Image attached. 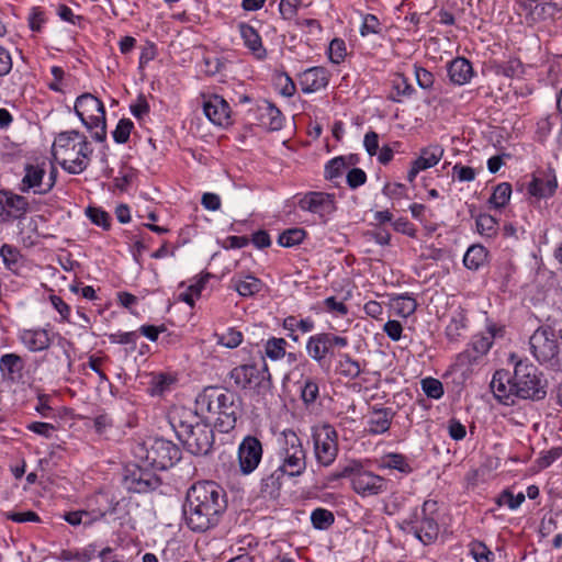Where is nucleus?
Here are the masks:
<instances>
[{"label":"nucleus","mask_w":562,"mask_h":562,"mask_svg":"<svg viewBox=\"0 0 562 562\" xmlns=\"http://www.w3.org/2000/svg\"><path fill=\"white\" fill-rule=\"evenodd\" d=\"M469 551L476 562H492L494 560V553L482 541L473 540L470 542Z\"/></svg>","instance_id":"nucleus-47"},{"label":"nucleus","mask_w":562,"mask_h":562,"mask_svg":"<svg viewBox=\"0 0 562 562\" xmlns=\"http://www.w3.org/2000/svg\"><path fill=\"white\" fill-rule=\"evenodd\" d=\"M329 82V72L324 67H311L299 76L303 93H313L325 88Z\"/></svg>","instance_id":"nucleus-26"},{"label":"nucleus","mask_w":562,"mask_h":562,"mask_svg":"<svg viewBox=\"0 0 562 562\" xmlns=\"http://www.w3.org/2000/svg\"><path fill=\"white\" fill-rule=\"evenodd\" d=\"M452 175L460 182H470L475 179L476 172L472 167L457 164L452 168Z\"/></svg>","instance_id":"nucleus-63"},{"label":"nucleus","mask_w":562,"mask_h":562,"mask_svg":"<svg viewBox=\"0 0 562 562\" xmlns=\"http://www.w3.org/2000/svg\"><path fill=\"white\" fill-rule=\"evenodd\" d=\"M297 206L304 212L312 213L326 224L336 213L338 206L336 195L324 191H308L297 195Z\"/></svg>","instance_id":"nucleus-12"},{"label":"nucleus","mask_w":562,"mask_h":562,"mask_svg":"<svg viewBox=\"0 0 562 562\" xmlns=\"http://www.w3.org/2000/svg\"><path fill=\"white\" fill-rule=\"evenodd\" d=\"M530 350L541 364L558 363L559 345L551 327H539L529 339Z\"/></svg>","instance_id":"nucleus-13"},{"label":"nucleus","mask_w":562,"mask_h":562,"mask_svg":"<svg viewBox=\"0 0 562 562\" xmlns=\"http://www.w3.org/2000/svg\"><path fill=\"white\" fill-rule=\"evenodd\" d=\"M260 366L256 363H246L235 367L229 372V378L234 381L236 387L245 390L248 387H260L266 382H270L271 373L263 356L260 357Z\"/></svg>","instance_id":"nucleus-15"},{"label":"nucleus","mask_w":562,"mask_h":562,"mask_svg":"<svg viewBox=\"0 0 562 562\" xmlns=\"http://www.w3.org/2000/svg\"><path fill=\"white\" fill-rule=\"evenodd\" d=\"M311 521L315 529L326 530L335 522V516L330 510L319 507L312 512Z\"/></svg>","instance_id":"nucleus-45"},{"label":"nucleus","mask_w":562,"mask_h":562,"mask_svg":"<svg viewBox=\"0 0 562 562\" xmlns=\"http://www.w3.org/2000/svg\"><path fill=\"white\" fill-rule=\"evenodd\" d=\"M497 221L490 214H480L476 217L477 232L483 235L491 237L496 233Z\"/></svg>","instance_id":"nucleus-54"},{"label":"nucleus","mask_w":562,"mask_h":562,"mask_svg":"<svg viewBox=\"0 0 562 562\" xmlns=\"http://www.w3.org/2000/svg\"><path fill=\"white\" fill-rule=\"evenodd\" d=\"M467 327L468 317L463 311H460L446 327V335L450 341H457L461 337V331Z\"/></svg>","instance_id":"nucleus-43"},{"label":"nucleus","mask_w":562,"mask_h":562,"mask_svg":"<svg viewBox=\"0 0 562 562\" xmlns=\"http://www.w3.org/2000/svg\"><path fill=\"white\" fill-rule=\"evenodd\" d=\"M329 59L334 64H340L346 57V44L340 38H334L328 48Z\"/></svg>","instance_id":"nucleus-58"},{"label":"nucleus","mask_w":562,"mask_h":562,"mask_svg":"<svg viewBox=\"0 0 562 562\" xmlns=\"http://www.w3.org/2000/svg\"><path fill=\"white\" fill-rule=\"evenodd\" d=\"M92 153L87 137L75 130L59 133L52 147L55 160L70 175L83 172L90 164Z\"/></svg>","instance_id":"nucleus-4"},{"label":"nucleus","mask_w":562,"mask_h":562,"mask_svg":"<svg viewBox=\"0 0 562 562\" xmlns=\"http://www.w3.org/2000/svg\"><path fill=\"white\" fill-rule=\"evenodd\" d=\"M349 345L348 338L329 331L317 333L308 337L306 353L321 368L329 367L336 351Z\"/></svg>","instance_id":"nucleus-10"},{"label":"nucleus","mask_w":562,"mask_h":562,"mask_svg":"<svg viewBox=\"0 0 562 562\" xmlns=\"http://www.w3.org/2000/svg\"><path fill=\"white\" fill-rule=\"evenodd\" d=\"M46 170L44 165L26 164L23 177L18 186L21 193L45 195L54 188V180L45 181Z\"/></svg>","instance_id":"nucleus-17"},{"label":"nucleus","mask_w":562,"mask_h":562,"mask_svg":"<svg viewBox=\"0 0 562 562\" xmlns=\"http://www.w3.org/2000/svg\"><path fill=\"white\" fill-rule=\"evenodd\" d=\"M380 469L397 470L401 473L408 474L413 471L407 458L397 452H389L379 460Z\"/></svg>","instance_id":"nucleus-36"},{"label":"nucleus","mask_w":562,"mask_h":562,"mask_svg":"<svg viewBox=\"0 0 562 562\" xmlns=\"http://www.w3.org/2000/svg\"><path fill=\"white\" fill-rule=\"evenodd\" d=\"M338 371L345 378L356 379L361 373V367L357 360H353L348 353H344L340 356Z\"/></svg>","instance_id":"nucleus-44"},{"label":"nucleus","mask_w":562,"mask_h":562,"mask_svg":"<svg viewBox=\"0 0 562 562\" xmlns=\"http://www.w3.org/2000/svg\"><path fill=\"white\" fill-rule=\"evenodd\" d=\"M115 512V506L110 503L105 509L99 508L92 513L86 510L68 512L63 515V518L71 526H79L81 524L90 526L93 521L102 519L108 513Z\"/></svg>","instance_id":"nucleus-32"},{"label":"nucleus","mask_w":562,"mask_h":562,"mask_svg":"<svg viewBox=\"0 0 562 562\" xmlns=\"http://www.w3.org/2000/svg\"><path fill=\"white\" fill-rule=\"evenodd\" d=\"M133 128L134 123L130 119H121L117 122L115 130L112 132L114 142L117 144H126Z\"/></svg>","instance_id":"nucleus-50"},{"label":"nucleus","mask_w":562,"mask_h":562,"mask_svg":"<svg viewBox=\"0 0 562 562\" xmlns=\"http://www.w3.org/2000/svg\"><path fill=\"white\" fill-rule=\"evenodd\" d=\"M169 422L178 439L190 453L205 456L211 451L214 443L211 423L196 407H175L169 414Z\"/></svg>","instance_id":"nucleus-3"},{"label":"nucleus","mask_w":562,"mask_h":562,"mask_svg":"<svg viewBox=\"0 0 562 562\" xmlns=\"http://www.w3.org/2000/svg\"><path fill=\"white\" fill-rule=\"evenodd\" d=\"M195 407L220 432H229L243 415L239 395L216 386L205 387L195 398Z\"/></svg>","instance_id":"nucleus-2"},{"label":"nucleus","mask_w":562,"mask_h":562,"mask_svg":"<svg viewBox=\"0 0 562 562\" xmlns=\"http://www.w3.org/2000/svg\"><path fill=\"white\" fill-rule=\"evenodd\" d=\"M559 120L560 116L557 113H550L540 117L536 123V139L540 143H544L550 136L553 127L557 125Z\"/></svg>","instance_id":"nucleus-39"},{"label":"nucleus","mask_w":562,"mask_h":562,"mask_svg":"<svg viewBox=\"0 0 562 562\" xmlns=\"http://www.w3.org/2000/svg\"><path fill=\"white\" fill-rule=\"evenodd\" d=\"M262 445L254 436H247L238 447V461L243 474L252 473L262 459Z\"/></svg>","instance_id":"nucleus-20"},{"label":"nucleus","mask_w":562,"mask_h":562,"mask_svg":"<svg viewBox=\"0 0 562 562\" xmlns=\"http://www.w3.org/2000/svg\"><path fill=\"white\" fill-rule=\"evenodd\" d=\"M438 502L426 499L420 509L415 508L407 518L403 519L400 528L418 539L423 544L434 543L439 535L437 521Z\"/></svg>","instance_id":"nucleus-6"},{"label":"nucleus","mask_w":562,"mask_h":562,"mask_svg":"<svg viewBox=\"0 0 562 562\" xmlns=\"http://www.w3.org/2000/svg\"><path fill=\"white\" fill-rule=\"evenodd\" d=\"M514 391L518 398L539 401L547 395V380L536 366L518 360L513 373Z\"/></svg>","instance_id":"nucleus-8"},{"label":"nucleus","mask_w":562,"mask_h":562,"mask_svg":"<svg viewBox=\"0 0 562 562\" xmlns=\"http://www.w3.org/2000/svg\"><path fill=\"white\" fill-rule=\"evenodd\" d=\"M286 340L284 338L270 337L265 344V355L273 361L285 357Z\"/></svg>","instance_id":"nucleus-41"},{"label":"nucleus","mask_w":562,"mask_h":562,"mask_svg":"<svg viewBox=\"0 0 562 562\" xmlns=\"http://www.w3.org/2000/svg\"><path fill=\"white\" fill-rule=\"evenodd\" d=\"M522 64L517 58H510L497 65V74L514 78L519 77L522 74Z\"/></svg>","instance_id":"nucleus-55"},{"label":"nucleus","mask_w":562,"mask_h":562,"mask_svg":"<svg viewBox=\"0 0 562 562\" xmlns=\"http://www.w3.org/2000/svg\"><path fill=\"white\" fill-rule=\"evenodd\" d=\"M276 445L278 465L290 473V479L302 476L307 469V451L299 435L284 429L277 436Z\"/></svg>","instance_id":"nucleus-5"},{"label":"nucleus","mask_w":562,"mask_h":562,"mask_svg":"<svg viewBox=\"0 0 562 562\" xmlns=\"http://www.w3.org/2000/svg\"><path fill=\"white\" fill-rule=\"evenodd\" d=\"M75 113L95 142L106 139V116L103 102L92 93H82L75 101Z\"/></svg>","instance_id":"nucleus-9"},{"label":"nucleus","mask_w":562,"mask_h":562,"mask_svg":"<svg viewBox=\"0 0 562 562\" xmlns=\"http://www.w3.org/2000/svg\"><path fill=\"white\" fill-rule=\"evenodd\" d=\"M392 307L401 317H408L415 313L417 302L411 294L405 293L392 299Z\"/></svg>","instance_id":"nucleus-40"},{"label":"nucleus","mask_w":562,"mask_h":562,"mask_svg":"<svg viewBox=\"0 0 562 562\" xmlns=\"http://www.w3.org/2000/svg\"><path fill=\"white\" fill-rule=\"evenodd\" d=\"M26 360L22 356L9 352L0 357V375L8 384H22L25 382Z\"/></svg>","instance_id":"nucleus-21"},{"label":"nucleus","mask_w":562,"mask_h":562,"mask_svg":"<svg viewBox=\"0 0 562 562\" xmlns=\"http://www.w3.org/2000/svg\"><path fill=\"white\" fill-rule=\"evenodd\" d=\"M443 148L438 144H431L420 149L419 156L412 161L407 172V180L414 182L420 171L436 166L443 156Z\"/></svg>","instance_id":"nucleus-23"},{"label":"nucleus","mask_w":562,"mask_h":562,"mask_svg":"<svg viewBox=\"0 0 562 562\" xmlns=\"http://www.w3.org/2000/svg\"><path fill=\"white\" fill-rule=\"evenodd\" d=\"M526 495L524 493H518L514 495L509 490L503 491L496 498V504L498 506L506 505L509 509H517L525 501Z\"/></svg>","instance_id":"nucleus-53"},{"label":"nucleus","mask_w":562,"mask_h":562,"mask_svg":"<svg viewBox=\"0 0 562 562\" xmlns=\"http://www.w3.org/2000/svg\"><path fill=\"white\" fill-rule=\"evenodd\" d=\"M319 379L306 376L299 382L300 398L306 408L312 407L319 396Z\"/></svg>","instance_id":"nucleus-34"},{"label":"nucleus","mask_w":562,"mask_h":562,"mask_svg":"<svg viewBox=\"0 0 562 562\" xmlns=\"http://www.w3.org/2000/svg\"><path fill=\"white\" fill-rule=\"evenodd\" d=\"M125 485L134 493H146L160 485V479L150 471L137 468L125 475Z\"/></svg>","instance_id":"nucleus-24"},{"label":"nucleus","mask_w":562,"mask_h":562,"mask_svg":"<svg viewBox=\"0 0 562 562\" xmlns=\"http://www.w3.org/2000/svg\"><path fill=\"white\" fill-rule=\"evenodd\" d=\"M490 387L494 397L504 405H514L517 395L514 391L513 376L507 370H496L493 374Z\"/></svg>","instance_id":"nucleus-22"},{"label":"nucleus","mask_w":562,"mask_h":562,"mask_svg":"<svg viewBox=\"0 0 562 562\" xmlns=\"http://www.w3.org/2000/svg\"><path fill=\"white\" fill-rule=\"evenodd\" d=\"M137 331H117L109 335L111 344L130 345L132 349L136 348Z\"/></svg>","instance_id":"nucleus-60"},{"label":"nucleus","mask_w":562,"mask_h":562,"mask_svg":"<svg viewBox=\"0 0 562 562\" xmlns=\"http://www.w3.org/2000/svg\"><path fill=\"white\" fill-rule=\"evenodd\" d=\"M423 392L429 397L434 400H439L443 396V385L442 383L435 378L428 376L420 381Z\"/></svg>","instance_id":"nucleus-49"},{"label":"nucleus","mask_w":562,"mask_h":562,"mask_svg":"<svg viewBox=\"0 0 562 562\" xmlns=\"http://www.w3.org/2000/svg\"><path fill=\"white\" fill-rule=\"evenodd\" d=\"M512 186L508 182L498 183L488 200V203L495 209L504 207L510 199Z\"/></svg>","instance_id":"nucleus-42"},{"label":"nucleus","mask_w":562,"mask_h":562,"mask_svg":"<svg viewBox=\"0 0 562 562\" xmlns=\"http://www.w3.org/2000/svg\"><path fill=\"white\" fill-rule=\"evenodd\" d=\"M243 333L235 329L228 328L225 333L218 336L217 342L226 348H236L243 342Z\"/></svg>","instance_id":"nucleus-56"},{"label":"nucleus","mask_w":562,"mask_h":562,"mask_svg":"<svg viewBox=\"0 0 562 562\" xmlns=\"http://www.w3.org/2000/svg\"><path fill=\"white\" fill-rule=\"evenodd\" d=\"M86 214L94 225L100 226L103 229L110 228L111 216L108 212H105L101 207L88 206L86 210Z\"/></svg>","instance_id":"nucleus-51"},{"label":"nucleus","mask_w":562,"mask_h":562,"mask_svg":"<svg viewBox=\"0 0 562 562\" xmlns=\"http://www.w3.org/2000/svg\"><path fill=\"white\" fill-rule=\"evenodd\" d=\"M203 99V112L214 124L221 127L233 125L232 109L228 102L218 94H201Z\"/></svg>","instance_id":"nucleus-19"},{"label":"nucleus","mask_w":562,"mask_h":562,"mask_svg":"<svg viewBox=\"0 0 562 562\" xmlns=\"http://www.w3.org/2000/svg\"><path fill=\"white\" fill-rule=\"evenodd\" d=\"M260 124L271 131H279L283 127L284 116L282 112L271 102L263 100L257 105Z\"/></svg>","instance_id":"nucleus-30"},{"label":"nucleus","mask_w":562,"mask_h":562,"mask_svg":"<svg viewBox=\"0 0 562 562\" xmlns=\"http://www.w3.org/2000/svg\"><path fill=\"white\" fill-rule=\"evenodd\" d=\"M0 256L8 270L19 273L23 266V256L15 246L3 244L0 248Z\"/></svg>","instance_id":"nucleus-38"},{"label":"nucleus","mask_w":562,"mask_h":562,"mask_svg":"<svg viewBox=\"0 0 562 562\" xmlns=\"http://www.w3.org/2000/svg\"><path fill=\"white\" fill-rule=\"evenodd\" d=\"M559 183L555 170L548 166L546 168H539L531 173V179L526 186L527 193L536 198L537 200L552 198Z\"/></svg>","instance_id":"nucleus-16"},{"label":"nucleus","mask_w":562,"mask_h":562,"mask_svg":"<svg viewBox=\"0 0 562 562\" xmlns=\"http://www.w3.org/2000/svg\"><path fill=\"white\" fill-rule=\"evenodd\" d=\"M482 358L479 353L475 352L469 345L467 348L457 355L454 367L457 370L467 369L469 370L473 364L477 363Z\"/></svg>","instance_id":"nucleus-46"},{"label":"nucleus","mask_w":562,"mask_h":562,"mask_svg":"<svg viewBox=\"0 0 562 562\" xmlns=\"http://www.w3.org/2000/svg\"><path fill=\"white\" fill-rule=\"evenodd\" d=\"M312 438L316 462L325 468L330 467L338 456V434L336 429L331 425L325 424L313 432Z\"/></svg>","instance_id":"nucleus-14"},{"label":"nucleus","mask_w":562,"mask_h":562,"mask_svg":"<svg viewBox=\"0 0 562 562\" xmlns=\"http://www.w3.org/2000/svg\"><path fill=\"white\" fill-rule=\"evenodd\" d=\"M49 302L53 307L59 313L61 322H69L70 306L58 295H49Z\"/></svg>","instance_id":"nucleus-64"},{"label":"nucleus","mask_w":562,"mask_h":562,"mask_svg":"<svg viewBox=\"0 0 562 562\" xmlns=\"http://www.w3.org/2000/svg\"><path fill=\"white\" fill-rule=\"evenodd\" d=\"M381 32V23L374 14H366L360 26V34L368 36L370 34H379Z\"/></svg>","instance_id":"nucleus-59"},{"label":"nucleus","mask_w":562,"mask_h":562,"mask_svg":"<svg viewBox=\"0 0 562 562\" xmlns=\"http://www.w3.org/2000/svg\"><path fill=\"white\" fill-rule=\"evenodd\" d=\"M448 76L452 83L463 86L472 79V64L464 57H457L448 64Z\"/></svg>","instance_id":"nucleus-31"},{"label":"nucleus","mask_w":562,"mask_h":562,"mask_svg":"<svg viewBox=\"0 0 562 562\" xmlns=\"http://www.w3.org/2000/svg\"><path fill=\"white\" fill-rule=\"evenodd\" d=\"M488 251L482 245H472L468 248L463 257L464 266L470 270H479L487 261Z\"/></svg>","instance_id":"nucleus-37"},{"label":"nucleus","mask_w":562,"mask_h":562,"mask_svg":"<svg viewBox=\"0 0 562 562\" xmlns=\"http://www.w3.org/2000/svg\"><path fill=\"white\" fill-rule=\"evenodd\" d=\"M347 169L346 158L344 156H338L330 159L325 165L324 176L327 180H334L340 177L344 171Z\"/></svg>","instance_id":"nucleus-48"},{"label":"nucleus","mask_w":562,"mask_h":562,"mask_svg":"<svg viewBox=\"0 0 562 562\" xmlns=\"http://www.w3.org/2000/svg\"><path fill=\"white\" fill-rule=\"evenodd\" d=\"M348 479L352 491L361 497L381 495L387 490V480L379 474L364 469L360 463L353 462L330 474L329 480Z\"/></svg>","instance_id":"nucleus-7"},{"label":"nucleus","mask_w":562,"mask_h":562,"mask_svg":"<svg viewBox=\"0 0 562 562\" xmlns=\"http://www.w3.org/2000/svg\"><path fill=\"white\" fill-rule=\"evenodd\" d=\"M305 232L302 228H291L280 234L278 244L282 247H292L303 241Z\"/></svg>","instance_id":"nucleus-52"},{"label":"nucleus","mask_w":562,"mask_h":562,"mask_svg":"<svg viewBox=\"0 0 562 562\" xmlns=\"http://www.w3.org/2000/svg\"><path fill=\"white\" fill-rule=\"evenodd\" d=\"M139 457L155 470H167L181 460V450L170 440L156 438L139 447Z\"/></svg>","instance_id":"nucleus-11"},{"label":"nucleus","mask_w":562,"mask_h":562,"mask_svg":"<svg viewBox=\"0 0 562 562\" xmlns=\"http://www.w3.org/2000/svg\"><path fill=\"white\" fill-rule=\"evenodd\" d=\"M231 282L234 290L245 297L259 293L263 288V282L252 274L235 276Z\"/></svg>","instance_id":"nucleus-33"},{"label":"nucleus","mask_w":562,"mask_h":562,"mask_svg":"<svg viewBox=\"0 0 562 562\" xmlns=\"http://www.w3.org/2000/svg\"><path fill=\"white\" fill-rule=\"evenodd\" d=\"M301 0H281L279 4V12L284 20L293 19L297 9L301 5Z\"/></svg>","instance_id":"nucleus-62"},{"label":"nucleus","mask_w":562,"mask_h":562,"mask_svg":"<svg viewBox=\"0 0 562 562\" xmlns=\"http://www.w3.org/2000/svg\"><path fill=\"white\" fill-rule=\"evenodd\" d=\"M414 74L416 82L423 90H430L434 88L435 76L432 72L422 66H414Z\"/></svg>","instance_id":"nucleus-57"},{"label":"nucleus","mask_w":562,"mask_h":562,"mask_svg":"<svg viewBox=\"0 0 562 562\" xmlns=\"http://www.w3.org/2000/svg\"><path fill=\"white\" fill-rule=\"evenodd\" d=\"M19 340L31 352L44 351L52 344L49 331L40 327L20 330Z\"/></svg>","instance_id":"nucleus-27"},{"label":"nucleus","mask_w":562,"mask_h":562,"mask_svg":"<svg viewBox=\"0 0 562 562\" xmlns=\"http://www.w3.org/2000/svg\"><path fill=\"white\" fill-rule=\"evenodd\" d=\"M237 27L244 46L248 49L252 57L260 61L265 60L268 56V52L263 46L259 32L252 25L246 22L238 23Z\"/></svg>","instance_id":"nucleus-25"},{"label":"nucleus","mask_w":562,"mask_h":562,"mask_svg":"<svg viewBox=\"0 0 562 562\" xmlns=\"http://www.w3.org/2000/svg\"><path fill=\"white\" fill-rule=\"evenodd\" d=\"M395 412L390 407L373 406L368 417L367 431L370 435H382L389 431Z\"/></svg>","instance_id":"nucleus-28"},{"label":"nucleus","mask_w":562,"mask_h":562,"mask_svg":"<svg viewBox=\"0 0 562 562\" xmlns=\"http://www.w3.org/2000/svg\"><path fill=\"white\" fill-rule=\"evenodd\" d=\"M30 212L29 200L8 189L0 190V220L4 223L23 218Z\"/></svg>","instance_id":"nucleus-18"},{"label":"nucleus","mask_w":562,"mask_h":562,"mask_svg":"<svg viewBox=\"0 0 562 562\" xmlns=\"http://www.w3.org/2000/svg\"><path fill=\"white\" fill-rule=\"evenodd\" d=\"M502 331V328H496V326H488L486 333L474 335L471 341L468 344L476 353L480 356H485L493 345V340L498 333Z\"/></svg>","instance_id":"nucleus-35"},{"label":"nucleus","mask_w":562,"mask_h":562,"mask_svg":"<svg viewBox=\"0 0 562 562\" xmlns=\"http://www.w3.org/2000/svg\"><path fill=\"white\" fill-rule=\"evenodd\" d=\"M392 85L398 97H411L414 93V88L408 82L407 78L401 74L395 76Z\"/></svg>","instance_id":"nucleus-61"},{"label":"nucleus","mask_w":562,"mask_h":562,"mask_svg":"<svg viewBox=\"0 0 562 562\" xmlns=\"http://www.w3.org/2000/svg\"><path fill=\"white\" fill-rule=\"evenodd\" d=\"M285 477L290 479V473L278 464L273 469L267 470L261 477L260 492L265 496L277 497Z\"/></svg>","instance_id":"nucleus-29"},{"label":"nucleus","mask_w":562,"mask_h":562,"mask_svg":"<svg viewBox=\"0 0 562 562\" xmlns=\"http://www.w3.org/2000/svg\"><path fill=\"white\" fill-rule=\"evenodd\" d=\"M227 508L226 493L214 481L194 483L187 492L183 506L187 526L196 532L215 527Z\"/></svg>","instance_id":"nucleus-1"}]
</instances>
